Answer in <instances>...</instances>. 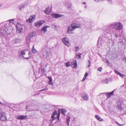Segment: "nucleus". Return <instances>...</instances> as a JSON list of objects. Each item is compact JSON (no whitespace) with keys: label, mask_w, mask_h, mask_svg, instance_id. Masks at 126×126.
I'll list each match as a JSON object with an SVG mask.
<instances>
[{"label":"nucleus","mask_w":126,"mask_h":126,"mask_svg":"<svg viewBox=\"0 0 126 126\" xmlns=\"http://www.w3.org/2000/svg\"><path fill=\"white\" fill-rule=\"evenodd\" d=\"M105 30L107 35L105 34H101L98 40V43L102 45L104 42H107L109 40L107 36H112L114 34V29L116 30H120L122 28V24L119 22L111 24L106 27Z\"/></svg>","instance_id":"1"},{"label":"nucleus","mask_w":126,"mask_h":126,"mask_svg":"<svg viewBox=\"0 0 126 126\" xmlns=\"http://www.w3.org/2000/svg\"><path fill=\"white\" fill-rule=\"evenodd\" d=\"M10 28L9 24L6 22L0 24V35L4 37H6L8 33V31Z\"/></svg>","instance_id":"2"},{"label":"nucleus","mask_w":126,"mask_h":126,"mask_svg":"<svg viewBox=\"0 0 126 126\" xmlns=\"http://www.w3.org/2000/svg\"><path fill=\"white\" fill-rule=\"evenodd\" d=\"M18 55L20 57L26 59H29L31 56V54L27 50H24L19 51Z\"/></svg>","instance_id":"3"},{"label":"nucleus","mask_w":126,"mask_h":126,"mask_svg":"<svg viewBox=\"0 0 126 126\" xmlns=\"http://www.w3.org/2000/svg\"><path fill=\"white\" fill-rule=\"evenodd\" d=\"M79 27V24L76 23H73L68 27L67 33L69 34H73L74 30L77 28Z\"/></svg>","instance_id":"4"},{"label":"nucleus","mask_w":126,"mask_h":126,"mask_svg":"<svg viewBox=\"0 0 126 126\" xmlns=\"http://www.w3.org/2000/svg\"><path fill=\"white\" fill-rule=\"evenodd\" d=\"M42 51H43V56L45 58L47 59H48L49 58V56L50 55V51L49 49L47 47H45V48H43Z\"/></svg>","instance_id":"5"},{"label":"nucleus","mask_w":126,"mask_h":126,"mask_svg":"<svg viewBox=\"0 0 126 126\" xmlns=\"http://www.w3.org/2000/svg\"><path fill=\"white\" fill-rule=\"evenodd\" d=\"M23 25H21L19 23H17L16 26V32L18 33L21 34L23 30V28L24 27Z\"/></svg>","instance_id":"6"},{"label":"nucleus","mask_w":126,"mask_h":126,"mask_svg":"<svg viewBox=\"0 0 126 126\" xmlns=\"http://www.w3.org/2000/svg\"><path fill=\"white\" fill-rule=\"evenodd\" d=\"M7 118L5 113L2 110H0V119L2 121H6Z\"/></svg>","instance_id":"7"},{"label":"nucleus","mask_w":126,"mask_h":126,"mask_svg":"<svg viewBox=\"0 0 126 126\" xmlns=\"http://www.w3.org/2000/svg\"><path fill=\"white\" fill-rule=\"evenodd\" d=\"M62 40L63 43L67 46L69 47L70 46L68 39L67 37H64L63 38Z\"/></svg>","instance_id":"8"},{"label":"nucleus","mask_w":126,"mask_h":126,"mask_svg":"<svg viewBox=\"0 0 126 126\" xmlns=\"http://www.w3.org/2000/svg\"><path fill=\"white\" fill-rule=\"evenodd\" d=\"M45 22V21L43 20L38 21L34 24V26L37 27H39Z\"/></svg>","instance_id":"9"},{"label":"nucleus","mask_w":126,"mask_h":126,"mask_svg":"<svg viewBox=\"0 0 126 126\" xmlns=\"http://www.w3.org/2000/svg\"><path fill=\"white\" fill-rule=\"evenodd\" d=\"M57 115V113L56 111H54L52 113V115L51 116V119H50V121L51 122L55 120L56 117H55V115Z\"/></svg>","instance_id":"10"},{"label":"nucleus","mask_w":126,"mask_h":126,"mask_svg":"<svg viewBox=\"0 0 126 126\" xmlns=\"http://www.w3.org/2000/svg\"><path fill=\"white\" fill-rule=\"evenodd\" d=\"M36 33L35 32H33L30 33L27 37V39L29 41H30L31 38L35 35Z\"/></svg>","instance_id":"11"},{"label":"nucleus","mask_w":126,"mask_h":126,"mask_svg":"<svg viewBox=\"0 0 126 126\" xmlns=\"http://www.w3.org/2000/svg\"><path fill=\"white\" fill-rule=\"evenodd\" d=\"M71 66L73 68H76L77 67V63L76 60H74L72 61L71 63Z\"/></svg>","instance_id":"12"},{"label":"nucleus","mask_w":126,"mask_h":126,"mask_svg":"<svg viewBox=\"0 0 126 126\" xmlns=\"http://www.w3.org/2000/svg\"><path fill=\"white\" fill-rule=\"evenodd\" d=\"M51 16H52L53 18H59L63 16L60 14H51Z\"/></svg>","instance_id":"13"},{"label":"nucleus","mask_w":126,"mask_h":126,"mask_svg":"<svg viewBox=\"0 0 126 126\" xmlns=\"http://www.w3.org/2000/svg\"><path fill=\"white\" fill-rule=\"evenodd\" d=\"M49 26H46L43 27L41 29V31L42 32L45 33L47 32V28H48Z\"/></svg>","instance_id":"14"},{"label":"nucleus","mask_w":126,"mask_h":126,"mask_svg":"<svg viewBox=\"0 0 126 126\" xmlns=\"http://www.w3.org/2000/svg\"><path fill=\"white\" fill-rule=\"evenodd\" d=\"M115 90L110 93H107L106 94V96L108 98H110L111 95H113Z\"/></svg>","instance_id":"15"},{"label":"nucleus","mask_w":126,"mask_h":126,"mask_svg":"<svg viewBox=\"0 0 126 126\" xmlns=\"http://www.w3.org/2000/svg\"><path fill=\"white\" fill-rule=\"evenodd\" d=\"M35 15H34L30 16L29 19L27 20V21L29 23L32 22L33 21V19L35 18Z\"/></svg>","instance_id":"16"},{"label":"nucleus","mask_w":126,"mask_h":126,"mask_svg":"<svg viewBox=\"0 0 126 126\" xmlns=\"http://www.w3.org/2000/svg\"><path fill=\"white\" fill-rule=\"evenodd\" d=\"M16 117L17 119L23 120L26 119L27 116L24 115H17L16 116Z\"/></svg>","instance_id":"17"},{"label":"nucleus","mask_w":126,"mask_h":126,"mask_svg":"<svg viewBox=\"0 0 126 126\" xmlns=\"http://www.w3.org/2000/svg\"><path fill=\"white\" fill-rule=\"evenodd\" d=\"M114 71L115 73L117 74L118 75H119L122 78H124L125 76V75L120 73L117 71L114 70Z\"/></svg>","instance_id":"18"},{"label":"nucleus","mask_w":126,"mask_h":126,"mask_svg":"<svg viewBox=\"0 0 126 126\" xmlns=\"http://www.w3.org/2000/svg\"><path fill=\"white\" fill-rule=\"evenodd\" d=\"M33 107L34 109H32V110H37L38 111L40 110L39 107L37 105H35Z\"/></svg>","instance_id":"19"},{"label":"nucleus","mask_w":126,"mask_h":126,"mask_svg":"<svg viewBox=\"0 0 126 126\" xmlns=\"http://www.w3.org/2000/svg\"><path fill=\"white\" fill-rule=\"evenodd\" d=\"M70 117L67 116L66 118V122L67 125L68 126H71V125L69 124L70 121Z\"/></svg>","instance_id":"20"},{"label":"nucleus","mask_w":126,"mask_h":126,"mask_svg":"<svg viewBox=\"0 0 126 126\" xmlns=\"http://www.w3.org/2000/svg\"><path fill=\"white\" fill-rule=\"evenodd\" d=\"M21 40L19 38H15L14 41V43H17L20 42Z\"/></svg>","instance_id":"21"},{"label":"nucleus","mask_w":126,"mask_h":126,"mask_svg":"<svg viewBox=\"0 0 126 126\" xmlns=\"http://www.w3.org/2000/svg\"><path fill=\"white\" fill-rule=\"evenodd\" d=\"M47 78L49 79L48 84H49L52 85L53 84V83L52 82V80L51 77V76H48Z\"/></svg>","instance_id":"22"},{"label":"nucleus","mask_w":126,"mask_h":126,"mask_svg":"<svg viewBox=\"0 0 126 126\" xmlns=\"http://www.w3.org/2000/svg\"><path fill=\"white\" fill-rule=\"evenodd\" d=\"M26 5V4H22L20 5L19 6V9L20 10L22 9H24Z\"/></svg>","instance_id":"23"},{"label":"nucleus","mask_w":126,"mask_h":126,"mask_svg":"<svg viewBox=\"0 0 126 126\" xmlns=\"http://www.w3.org/2000/svg\"><path fill=\"white\" fill-rule=\"evenodd\" d=\"M95 117L98 120L100 121H103V120L99 116L97 115H96L95 116Z\"/></svg>","instance_id":"24"},{"label":"nucleus","mask_w":126,"mask_h":126,"mask_svg":"<svg viewBox=\"0 0 126 126\" xmlns=\"http://www.w3.org/2000/svg\"><path fill=\"white\" fill-rule=\"evenodd\" d=\"M32 51L33 53H37L38 52V51L34 48V45H33V46L32 47Z\"/></svg>","instance_id":"25"},{"label":"nucleus","mask_w":126,"mask_h":126,"mask_svg":"<svg viewBox=\"0 0 126 126\" xmlns=\"http://www.w3.org/2000/svg\"><path fill=\"white\" fill-rule=\"evenodd\" d=\"M83 97L84 100H88V97L86 93L84 94Z\"/></svg>","instance_id":"26"},{"label":"nucleus","mask_w":126,"mask_h":126,"mask_svg":"<svg viewBox=\"0 0 126 126\" xmlns=\"http://www.w3.org/2000/svg\"><path fill=\"white\" fill-rule=\"evenodd\" d=\"M61 113L64 115H65V113L66 112V111L64 109H62L60 110Z\"/></svg>","instance_id":"27"},{"label":"nucleus","mask_w":126,"mask_h":126,"mask_svg":"<svg viewBox=\"0 0 126 126\" xmlns=\"http://www.w3.org/2000/svg\"><path fill=\"white\" fill-rule=\"evenodd\" d=\"M109 81V79L107 78L106 79L104 80H103L102 81L103 82L105 83H108Z\"/></svg>","instance_id":"28"},{"label":"nucleus","mask_w":126,"mask_h":126,"mask_svg":"<svg viewBox=\"0 0 126 126\" xmlns=\"http://www.w3.org/2000/svg\"><path fill=\"white\" fill-rule=\"evenodd\" d=\"M123 103L122 102H120L118 103V105H117V107L119 108H120L121 109L122 108V105Z\"/></svg>","instance_id":"29"},{"label":"nucleus","mask_w":126,"mask_h":126,"mask_svg":"<svg viewBox=\"0 0 126 126\" xmlns=\"http://www.w3.org/2000/svg\"><path fill=\"white\" fill-rule=\"evenodd\" d=\"M81 53H77L76 54V56L78 57V58H80L81 57Z\"/></svg>","instance_id":"30"},{"label":"nucleus","mask_w":126,"mask_h":126,"mask_svg":"<svg viewBox=\"0 0 126 126\" xmlns=\"http://www.w3.org/2000/svg\"><path fill=\"white\" fill-rule=\"evenodd\" d=\"M70 62H67L65 63V65L67 67H68L70 65Z\"/></svg>","instance_id":"31"},{"label":"nucleus","mask_w":126,"mask_h":126,"mask_svg":"<svg viewBox=\"0 0 126 126\" xmlns=\"http://www.w3.org/2000/svg\"><path fill=\"white\" fill-rule=\"evenodd\" d=\"M44 12L46 14H48L49 13V12L48 11L47 9H46V10H45L44 11Z\"/></svg>","instance_id":"32"},{"label":"nucleus","mask_w":126,"mask_h":126,"mask_svg":"<svg viewBox=\"0 0 126 126\" xmlns=\"http://www.w3.org/2000/svg\"><path fill=\"white\" fill-rule=\"evenodd\" d=\"M41 71L42 73H45V69L44 68H42V70H41Z\"/></svg>","instance_id":"33"},{"label":"nucleus","mask_w":126,"mask_h":126,"mask_svg":"<svg viewBox=\"0 0 126 126\" xmlns=\"http://www.w3.org/2000/svg\"><path fill=\"white\" fill-rule=\"evenodd\" d=\"M71 3H70V5H69L67 7V8L69 9H70L71 8Z\"/></svg>","instance_id":"34"},{"label":"nucleus","mask_w":126,"mask_h":126,"mask_svg":"<svg viewBox=\"0 0 126 126\" xmlns=\"http://www.w3.org/2000/svg\"><path fill=\"white\" fill-rule=\"evenodd\" d=\"M102 69V68L101 67H100L98 68V70L100 72H101Z\"/></svg>","instance_id":"35"},{"label":"nucleus","mask_w":126,"mask_h":126,"mask_svg":"<svg viewBox=\"0 0 126 126\" xmlns=\"http://www.w3.org/2000/svg\"><path fill=\"white\" fill-rule=\"evenodd\" d=\"M48 90V88H45L44 89H43L42 90H40V91H46Z\"/></svg>","instance_id":"36"},{"label":"nucleus","mask_w":126,"mask_h":126,"mask_svg":"<svg viewBox=\"0 0 126 126\" xmlns=\"http://www.w3.org/2000/svg\"><path fill=\"white\" fill-rule=\"evenodd\" d=\"M79 47H75V48L76 49V52L79 49Z\"/></svg>","instance_id":"37"},{"label":"nucleus","mask_w":126,"mask_h":126,"mask_svg":"<svg viewBox=\"0 0 126 126\" xmlns=\"http://www.w3.org/2000/svg\"><path fill=\"white\" fill-rule=\"evenodd\" d=\"M88 73H87L86 72L84 77H86L87 78V76H88Z\"/></svg>","instance_id":"38"},{"label":"nucleus","mask_w":126,"mask_h":126,"mask_svg":"<svg viewBox=\"0 0 126 126\" xmlns=\"http://www.w3.org/2000/svg\"><path fill=\"white\" fill-rule=\"evenodd\" d=\"M104 61L106 63H107L108 64H109V62L108 60H104Z\"/></svg>","instance_id":"39"},{"label":"nucleus","mask_w":126,"mask_h":126,"mask_svg":"<svg viewBox=\"0 0 126 126\" xmlns=\"http://www.w3.org/2000/svg\"><path fill=\"white\" fill-rule=\"evenodd\" d=\"M86 77H84L83 79L82 80V81H84V80H85V79H86Z\"/></svg>","instance_id":"40"},{"label":"nucleus","mask_w":126,"mask_h":126,"mask_svg":"<svg viewBox=\"0 0 126 126\" xmlns=\"http://www.w3.org/2000/svg\"><path fill=\"white\" fill-rule=\"evenodd\" d=\"M86 77H84L83 79L82 80V81H84V80H85V79H86Z\"/></svg>","instance_id":"41"},{"label":"nucleus","mask_w":126,"mask_h":126,"mask_svg":"<svg viewBox=\"0 0 126 126\" xmlns=\"http://www.w3.org/2000/svg\"><path fill=\"white\" fill-rule=\"evenodd\" d=\"M39 94V93H37L35 94L34 95V96H36V95H38Z\"/></svg>","instance_id":"42"},{"label":"nucleus","mask_w":126,"mask_h":126,"mask_svg":"<svg viewBox=\"0 0 126 126\" xmlns=\"http://www.w3.org/2000/svg\"><path fill=\"white\" fill-rule=\"evenodd\" d=\"M75 118L74 117L73 118V120L72 121V122L74 123L75 122V121H74L75 120Z\"/></svg>","instance_id":"43"},{"label":"nucleus","mask_w":126,"mask_h":126,"mask_svg":"<svg viewBox=\"0 0 126 126\" xmlns=\"http://www.w3.org/2000/svg\"><path fill=\"white\" fill-rule=\"evenodd\" d=\"M115 123H116L117 124V125H119V126H120V124H119L118 123L117 121H116V122H115Z\"/></svg>","instance_id":"44"},{"label":"nucleus","mask_w":126,"mask_h":126,"mask_svg":"<svg viewBox=\"0 0 126 126\" xmlns=\"http://www.w3.org/2000/svg\"><path fill=\"white\" fill-rule=\"evenodd\" d=\"M94 1L96 2H99L100 0H94Z\"/></svg>","instance_id":"45"},{"label":"nucleus","mask_w":126,"mask_h":126,"mask_svg":"<svg viewBox=\"0 0 126 126\" xmlns=\"http://www.w3.org/2000/svg\"><path fill=\"white\" fill-rule=\"evenodd\" d=\"M88 63H89V64L90 65V64H91V62L89 60L88 61Z\"/></svg>","instance_id":"46"},{"label":"nucleus","mask_w":126,"mask_h":126,"mask_svg":"<svg viewBox=\"0 0 126 126\" xmlns=\"http://www.w3.org/2000/svg\"><path fill=\"white\" fill-rule=\"evenodd\" d=\"M105 94V93H100L99 94V95L100 96L101 95H102L103 94Z\"/></svg>","instance_id":"47"},{"label":"nucleus","mask_w":126,"mask_h":126,"mask_svg":"<svg viewBox=\"0 0 126 126\" xmlns=\"http://www.w3.org/2000/svg\"><path fill=\"white\" fill-rule=\"evenodd\" d=\"M108 0V1H110V2L109 1V3L110 4H111V0Z\"/></svg>","instance_id":"48"},{"label":"nucleus","mask_w":126,"mask_h":126,"mask_svg":"<svg viewBox=\"0 0 126 126\" xmlns=\"http://www.w3.org/2000/svg\"><path fill=\"white\" fill-rule=\"evenodd\" d=\"M82 3L84 4H86V2H83Z\"/></svg>","instance_id":"49"},{"label":"nucleus","mask_w":126,"mask_h":126,"mask_svg":"<svg viewBox=\"0 0 126 126\" xmlns=\"http://www.w3.org/2000/svg\"><path fill=\"white\" fill-rule=\"evenodd\" d=\"M14 20L13 19H10L9 20V21H13Z\"/></svg>","instance_id":"50"},{"label":"nucleus","mask_w":126,"mask_h":126,"mask_svg":"<svg viewBox=\"0 0 126 126\" xmlns=\"http://www.w3.org/2000/svg\"><path fill=\"white\" fill-rule=\"evenodd\" d=\"M115 36H116V37L117 38V37L118 36V35H117V34H115Z\"/></svg>","instance_id":"51"},{"label":"nucleus","mask_w":126,"mask_h":126,"mask_svg":"<svg viewBox=\"0 0 126 126\" xmlns=\"http://www.w3.org/2000/svg\"><path fill=\"white\" fill-rule=\"evenodd\" d=\"M84 8L86 9L87 7V6H84Z\"/></svg>","instance_id":"52"},{"label":"nucleus","mask_w":126,"mask_h":126,"mask_svg":"<svg viewBox=\"0 0 126 126\" xmlns=\"http://www.w3.org/2000/svg\"><path fill=\"white\" fill-rule=\"evenodd\" d=\"M65 4V5H66L67 4H68V3L67 2H66Z\"/></svg>","instance_id":"53"},{"label":"nucleus","mask_w":126,"mask_h":126,"mask_svg":"<svg viewBox=\"0 0 126 126\" xmlns=\"http://www.w3.org/2000/svg\"><path fill=\"white\" fill-rule=\"evenodd\" d=\"M90 66V65L89 64L87 66V67H89Z\"/></svg>","instance_id":"54"},{"label":"nucleus","mask_w":126,"mask_h":126,"mask_svg":"<svg viewBox=\"0 0 126 126\" xmlns=\"http://www.w3.org/2000/svg\"><path fill=\"white\" fill-rule=\"evenodd\" d=\"M28 108V107H27H27H26V110H27V109Z\"/></svg>","instance_id":"55"},{"label":"nucleus","mask_w":126,"mask_h":126,"mask_svg":"<svg viewBox=\"0 0 126 126\" xmlns=\"http://www.w3.org/2000/svg\"><path fill=\"white\" fill-rule=\"evenodd\" d=\"M125 60H126V61H125V63H126V58H125Z\"/></svg>","instance_id":"56"},{"label":"nucleus","mask_w":126,"mask_h":126,"mask_svg":"<svg viewBox=\"0 0 126 126\" xmlns=\"http://www.w3.org/2000/svg\"><path fill=\"white\" fill-rule=\"evenodd\" d=\"M0 104H2L1 103V102L0 101Z\"/></svg>","instance_id":"57"},{"label":"nucleus","mask_w":126,"mask_h":126,"mask_svg":"<svg viewBox=\"0 0 126 126\" xmlns=\"http://www.w3.org/2000/svg\"><path fill=\"white\" fill-rule=\"evenodd\" d=\"M41 66L42 67V65H41Z\"/></svg>","instance_id":"58"},{"label":"nucleus","mask_w":126,"mask_h":126,"mask_svg":"<svg viewBox=\"0 0 126 126\" xmlns=\"http://www.w3.org/2000/svg\"><path fill=\"white\" fill-rule=\"evenodd\" d=\"M80 12H81V11H80Z\"/></svg>","instance_id":"59"},{"label":"nucleus","mask_w":126,"mask_h":126,"mask_svg":"<svg viewBox=\"0 0 126 126\" xmlns=\"http://www.w3.org/2000/svg\"><path fill=\"white\" fill-rule=\"evenodd\" d=\"M10 23H11V22H10Z\"/></svg>","instance_id":"60"}]
</instances>
